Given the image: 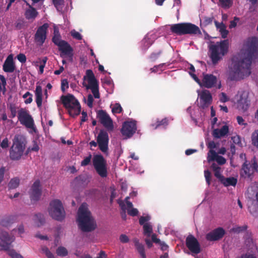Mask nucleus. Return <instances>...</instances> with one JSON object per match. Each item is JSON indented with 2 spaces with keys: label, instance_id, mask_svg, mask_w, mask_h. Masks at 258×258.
<instances>
[{
  "label": "nucleus",
  "instance_id": "1",
  "mask_svg": "<svg viewBox=\"0 0 258 258\" xmlns=\"http://www.w3.org/2000/svg\"><path fill=\"white\" fill-rule=\"evenodd\" d=\"M258 55V39L255 37L249 38L245 48L232 58V67L229 74L231 81H239L249 76L251 64Z\"/></svg>",
  "mask_w": 258,
  "mask_h": 258
},
{
  "label": "nucleus",
  "instance_id": "2",
  "mask_svg": "<svg viewBox=\"0 0 258 258\" xmlns=\"http://www.w3.org/2000/svg\"><path fill=\"white\" fill-rule=\"evenodd\" d=\"M77 221L80 229L83 232H91L96 228V223L89 210L86 203H83L78 211Z\"/></svg>",
  "mask_w": 258,
  "mask_h": 258
},
{
  "label": "nucleus",
  "instance_id": "3",
  "mask_svg": "<svg viewBox=\"0 0 258 258\" xmlns=\"http://www.w3.org/2000/svg\"><path fill=\"white\" fill-rule=\"evenodd\" d=\"M60 100L71 116L75 117L80 114L81 107L79 101L73 95L68 94L67 95H62Z\"/></svg>",
  "mask_w": 258,
  "mask_h": 258
},
{
  "label": "nucleus",
  "instance_id": "4",
  "mask_svg": "<svg viewBox=\"0 0 258 258\" xmlns=\"http://www.w3.org/2000/svg\"><path fill=\"white\" fill-rule=\"evenodd\" d=\"M227 40L222 41L220 43L212 45L210 47V57L213 65H216L228 52Z\"/></svg>",
  "mask_w": 258,
  "mask_h": 258
},
{
  "label": "nucleus",
  "instance_id": "5",
  "mask_svg": "<svg viewBox=\"0 0 258 258\" xmlns=\"http://www.w3.org/2000/svg\"><path fill=\"white\" fill-rule=\"evenodd\" d=\"M25 144L23 138L20 135L15 136L13 144L10 150V158L12 160H19L23 155Z\"/></svg>",
  "mask_w": 258,
  "mask_h": 258
},
{
  "label": "nucleus",
  "instance_id": "6",
  "mask_svg": "<svg viewBox=\"0 0 258 258\" xmlns=\"http://www.w3.org/2000/svg\"><path fill=\"white\" fill-rule=\"evenodd\" d=\"M48 212L50 216L57 221H61L65 218L66 212L59 200H53L50 202Z\"/></svg>",
  "mask_w": 258,
  "mask_h": 258
},
{
  "label": "nucleus",
  "instance_id": "7",
  "mask_svg": "<svg viewBox=\"0 0 258 258\" xmlns=\"http://www.w3.org/2000/svg\"><path fill=\"white\" fill-rule=\"evenodd\" d=\"M93 165L97 173L102 178L107 176V164L106 160L101 154H97L93 158Z\"/></svg>",
  "mask_w": 258,
  "mask_h": 258
},
{
  "label": "nucleus",
  "instance_id": "8",
  "mask_svg": "<svg viewBox=\"0 0 258 258\" xmlns=\"http://www.w3.org/2000/svg\"><path fill=\"white\" fill-rule=\"evenodd\" d=\"M86 76L84 77V79L87 78L88 84L85 85L83 83V85L86 87L87 89H91L94 97L95 98L100 97L99 92L98 82L95 78L94 74L91 70H87L86 73Z\"/></svg>",
  "mask_w": 258,
  "mask_h": 258
},
{
  "label": "nucleus",
  "instance_id": "9",
  "mask_svg": "<svg viewBox=\"0 0 258 258\" xmlns=\"http://www.w3.org/2000/svg\"><path fill=\"white\" fill-rule=\"evenodd\" d=\"M109 140L107 132L104 130H101L96 137V141L99 149L104 153L108 152Z\"/></svg>",
  "mask_w": 258,
  "mask_h": 258
},
{
  "label": "nucleus",
  "instance_id": "10",
  "mask_svg": "<svg viewBox=\"0 0 258 258\" xmlns=\"http://www.w3.org/2000/svg\"><path fill=\"white\" fill-rule=\"evenodd\" d=\"M18 118L21 124L26 127L32 128L34 127V120L29 111L26 109L21 108L18 111Z\"/></svg>",
  "mask_w": 258,
  "mask_h": 258
},
{
  "label": "nucleus",
  "instance_id": "11",
  "mask_svg": "<svg viewBox=\"0 0 258 258\" xmlns=\"http://www.w3.org/2000/svg\"><path fill=\"white\" fill-rule=\"evenodd\" d=\"M42 186L40 180H36L31 185L29 195L30 200L32 202L38 201L42 195Z\"/></svg>",
  "mask_w": 258,
  "mask_h": 258
},
{
  "label": "nucleus",
  "instance_id": "12",
  "mask_svg": "<svg viewBox=\"0 0 258 258\" xmlns=\"http://www.w3.org/2000/svg\"><path fill=\"white\" fill-rule=\"evenodd\" d=\"M97 117L100 123L107 130L112 131L113 130V121L105 110H100L97 113Z\"/></svg>",
  "mask_w": 258,
  "mask_h": 258
},
{
  "label": "nucleus",
  "instance_id": "13",
  "mask_svg": "<svg viewBox=\"0 0 258 258\" xmlns=\"http://www.w3.org/2000/svg\"><path fill=\"white\" fill-rule=\"evenodd\" d=\"M48 24L44 23L38 27L34 35V40L39 45H42L46 39Z\"/></svg>",
  "mask_w": 258,
  "mask_h": 258
},
{
  "label": "nucleus",
  "instance_id": "14",
  "mask_svg": "<svg viewBox=\"0 0 258 258\" xmlns=\"http://www.w3.org/2000/svg\"><path fill=\"white\" fill-rule=\"evenodd\" d=\"M252 93L244 91H243L240 95V99L237 101V107L243 111H246L250 104V95Z\"/></svg>",
  "mask_w": 258,
  "mask_h": 258
},
{
  "label": "nucleus",
  "instance_id": "15",
  "mask_svg": "<svg viewBox=\"0 0 258 258\" xmlns=\"http://www.w3.org/2000/svg\"><path fill=\"white\" fill-rule=\"evenodd\" d=\"M14 236H11L8 232L2 231L0 233V247L1 249L7 251L11 248L12 243L14 241Z\"/></svg>",
  "mask_w": 258,
  "mask_h": 258
},
{
  "label": "nucleus",
  "instance_id": "16",
  "mask_svg": "<svg viewBox=\"0 0 258 258\" xmlns=\"http://www.w3.org/2000/svg\"><path fill=\"white\" fill-rule=\"evenodd\" d=\"M185 244L187 247L192 253L198 254L201 251L199 241L192 235H189L186 237Z\"/></svg>",
  "mask_w": 258,
  "mask_h": 258
},
{
  "label": "nucleus",
  "instance_id": "17",
  "mask_svg": "<svg viewBox=\"0 0 258 258\" xmlns=\"http://www.w3.org/2000/svg\"><path fill=\"white\" fill-rule=\"evenodd\" d=\"M137 130L136 123L134 121H125L122 126L121 133L125 138L132 137Z\"/></svg>",
  "mask_w": 258,
  "mask_h": 258
},
{
  "label": "nucleus",
  "instance_id": "18",
  "mask_svg": "<svg viewBox=\"0 0 258 258\" xmlns=\"http://www.w3.org/2000/svg\"><path fill=\"white\" fill-rule=\"evenodd\" d=\"M200 107L205 109L209 107L212 102V96L209 90H202L200 94Z\"/></svg>",
  "mask_w": 258,
  "mask_h": 258
},
{
  "label": "nucleus",
  "instance_id": "19",
  "mask_svg": "<svg viewBox=\"0 0 258 258\" xmlns=\"http://www.w3.org/2000/svg\"><path fill=\"white\" fill-rule=\"evenodd\" d=\"M217 82L218 79L216 76L212 74H203L202 86L207 88H211L216 86Z\"/></svg>",
  "mask_w": 258,
  "mask_h": 258
},
{
  "label": "nucleus",
  "instance_id": "20",
  "mask_svg": "<svg viewBox=\"0 0 258 258\" xmlns=\"http://www.w3.org/2000/svg\"><path fill=\"white\" fill-rule=\"evenodd\" d=\"M225 234L223 228H217L206 235V239L209 241H217L221 239Z\"/></svg>",
  "mask_w": 258,
  "mask_h": 258
},
{
  "label": "nucleus",
  "instance_id": "21",
  "mask_svg": "<svg viewBox=\"0 0 258 258\" xmlns=\"http://www.w3.org/2000/svg\"><path fill=\"white\" fill-rule=\"evenodd\" d=\"M3 69L4 71L6 73H13L16 70V66L12 54L9 55L5 60Z\"/></svg>",
  "mask_w": 258,
  "mask_h": 258
},
{
  "label": "nucleus",
  "instance_id": "22",
  "mask_svg": "<svg viewBox=\"0 0 258 258\" xmlns=\"http://www.w3.org/2000/svg\"><path fill=\"white\" fill-rule=\"evenodd\" d=\"M186 34L200 35L201 34V31L197 25L190 23H184V35Z\"/></svg>",
  "mask_w": 258,
  "mask_h": 258
},
{
  "label": "nucleus",
  "instance_id": "23",
  "mask_svg": "<svg viewBox=\"0 0 258 258\" xmlns=\"http://www.w3.org/2000/svg\"><path fill=\"white\" fill-rule=\"evenodd\" d=\"M16 220L15 216L8 215L0 218V225L4 227H8L12 225Z\"/></svg>",
  "mask_w": 258,
  "mask_h": 258
},
{
  "label": "nucleus",
  "instance_id": "24",
  "mask_svg": "<svg viewBox=\"0 0 258 258\" xmlns=\"http://www.w3.org/2000/svg\"><path fill=\"white\" fill-rule=\"evenodd\" d=\"M59 50L61 53L68 56H72L73 49L71 45L66 41L61 42V44L58 46Z\"/></svg>",
  "mask_w": 258,
  "mask_h": 258
},
{
  "label": "nucleus",
  "instance_id": "25",
  "mask_svg": "<svg viewBox=\"0 0 258 258\" xmlns=\"http://www.w3.org/2000/svg\"><path fill=\"white\" fill-rule=\"evenodd\" d=\"M170 31L177 35H184V23L173 24L170 26Z\"/></svg>",
  "mask_w": 258,
  "mask_h": 258
},
{
  "label": "nucleus",
  "instance_id": "26",
  "mask_svg": "<svg viewBox=\"0 0 258 258\" xmlns=\"http://www.w3.org/2000/svg\"><path fill=\"white\" fill-rule=\"evenodd\" d=\"M228 132V126L225 125L220 129H214L213 131V136L214 138L219 139L226 135Z\"/></svg>",
  "mask_w": 258,
  "mask_h": 258
},
{
  "label": "nucleus",
  "instance_id": "27",
  "mask_svg": "<svg viewBox=\"0 0 258 258\" xmlns=\"http://www.w3.org/2000/svg\"><path fill=\"white\" fill-rule=\"evenodd\" d=\"M36 96V102L38 107H40L42 106V88L40 85H37L35 91Z\"/></svg>",
  "mask_w": 258,
  "mask_h": 258
},
{
  "label": "nucleus",
  "instance_id": "28",
  "mask_svg": "<svg viewBox=\"0 0 258 258\" xmlns=\"http://www.w3.org/2000/svg\"><path fill=\"white\" fill-rule=\"evenodd\" d=\"M37 15L38 12L36 10L31 6L26 11L25 14V17L27 20H34Z\"/></svg>",
  "mask_w": 258,
  "mask_h": 258
},
{
  "label": "nucleus",
  "instance_id": "29",
  "mask_svg": "<svg viewBox=\"0 0 258 258\" xmlns=\"http://www.w3.org/2000/svg\"><path fill=\"white\" fill-rule=\"evenodd\" d=\"M135 246L138 251L141 255L142 258H146L144 245L139 242V240L136 238L134 240Z\"/></svg>",
  "mask_w": 258,
  "mask_h": 258
},
{
  "label": "nucleus",
  "instance_id": "30",
  "mask_svg": "<svg viewBox=\"0 0 258 258\" xmlns=\"http://www.w3.org/2000/svg\"><path fill=\"white\" fill-rule=\"evenodd\" d=\"M237 179L234 177H224L222 181L221 182L225 186H228L230 185L235 186L237 183Z\"/></svg>",
  "mask_w": 258,
  "mask_h": 258
},
{
  "label": "nucleus",
  "instance_id": "31",
  "mask_svg": "<svg viewBox=\"0 0 258 258\" xmlns=\"http://www.w3.org/2000/svg\"><path fill=\"white\" fill-rule=\"evenodd\" d=\"M143 226L144 235L148 237H150L153 232L152 226L150 223H146Z\"/></svg>",
  "mask_w": 258,
  "mask_h": 258
},
{
  "label": "nucleus",
  "instance_id": "32",
  "mask_svg": "<svg viewBox=\"0 0 258 258\" xmlns=\"http://www.w3.org/2000/svg\"><path fill=\"white\" fill-rule=\"evenodd\" d=\"M52 41L57 46L59 45V44L61 43V42L64 41L61 39V36L58 31L56 29L54 30V36L52 37Z\"/></svg>",
  "mask_w": 258,
  "mask_h": 258
},
{
  "label": "nucleus",
  "instance_id": "33",
  "mask_svg": "<svg viewBox=\"0 0 258 258\" xmlns=\"http://www.w3.org/2000/svg\"><path fill=\"white\" fill-rule=\"evenodd\" d=\"M242 170L245 176H247V177H250L253 173L252 169H251L250 166L249 164H246V162H245L243 164Z\"/></svg>",
  "mask_w": 258,
  "mask_h": 258
},
{
  "label": "nucleus",
  "instance_id": "34",
  "mask_svg": "<svg viewBox=\"0 0 258 258\" xmlns=\"http://www.w3.org/2000/svg\"><path fill=\"white\" fill-rule=\"evenodd\" d=\"M35 222L37 223L38 226L43 225L45 222V219L43 214L38 213L35 214Z\"/></svg>",
  "mask_w": 258,
  "mask_h": 258
},
{
  "label": "nucleus",
  "instance_id": "35",
  "mask_svg": "<svg viewBox=\"0 0 258 258\" xmlns=\"http://www.w3.org/2000/svg\"><path fill=\"white\" fill-rule=\"evenodd\" d=\"M20 183V180L18 178H12L9 183L8 187L9 189H14L18 186Z\"/></svg>",
  "mask_w": 258,
  "mask_h": 258
},
{
  "label": "nucleus",
  "instance_id": "36",
  "mask_svg": "<svg viewBox=\"0 0 258 258\" xmlns=\"http://www.w3.org/2000/svg\"><path fill=\"white\" fill-rule=\"evenodd\" d=\"M0 80L1 81L0 83V91H2L4 94L7 91L6 87L7 85L6 80L3 75H0Z\"/></svg>",
  "mask_w": 258,
  "mask_h": 258
},
{
  "label": "nucleus",
  "instance_id": "37",
  "mask_svg": "<svg viewBox=\"0 0 258 258\" xmlns=\"http://www.w3.org/2000/svg\"><path fill=\"white\" fill-rule=\"evenodd\" d=\"M252 144L258 150V130H255L251 135Z\"/></svg>",
  "mask_w": 258,
  "mask_h": 258
},
{
  "label": "nucleus",
  "instance_id": "38",
  "mask_svg": "<svg viewBox=\"0 0 258 258\" xmlns=\"http://www.w3.org/2000/svg\"><path fill=\"white\" fill-rule=\"evenodd\" d=\"M217 153L213 150H210L208 153V161L209 162L216 161L218 156Z\"/></svg>",
  "mask_w": 258,
  "mask_h": 258
},
{
  "label": "nucleus",
  "instance_id": "39",
  "mask_svg": "<svg viewBox=\"0 0 258 258\" xmlns=\"http://www.w3.org/2000/svg\"><path fill=\"white\" fill-rule=\"evenodd\" d=\"M7 253L12 258H24L20 253H17L14 249H10Z\"/></svg>",
  "mask_w": 258,
  "mask_h": 258
},
{
  "label": "nucleus",
  "instance_id": "40",
  "mask_svg": "<svg viewBox=\"0 0 258 258\" xmlns=\"http://www.w3.org/2000/svg\"><path fill=\"white\" fill-rule=\"evenodd\" d=\"M57 254L60 256H64L68 254L67 249L62 246L58 247L56 251Z\"/></svg>",
  "mask_w": 258,
  "mask_h": 258
},
{
  "label": "nucleus",
  "instance_id": "41",
  "mask_svg": "<svg viewBox=\"0 0 258 258\" xmlns=\"http://www.w3.org/2000/svg\"><path fill=\"white\" fill-rule=\"evenodd\" d=\"M219 31L223 38H226L227 36L228 31L226 29L225 26L222 24L219 27Z\"/></svg>",
  "mask_w": 258,
  "mask_h": 258
},
{
  "label": "nucleus",
  "instance_id": "42",
  "mask_svg": "<svg viewBox=\"0 0 258 258\" xmlns=\"http://www.w3.org/2000/svg\"><path fill=\"white\" fill-rule=\"evenodd\" d=\"M221 6L223 8H229L232 4V0H219Z\"/></svg>",
  "mask_w": 258,
  "mask_h": 258
},
{
  "label": "nucleus",
  "instance_id": "43",
  "mask_svg": "<svg viewBox=\"0 0 258 258\" xmlns=\"http://www.w3.org/2000/svg\"><path fill=\"white\" fill-rule=\"evenodd\" d=\"M92 159V155L91 154H89V156L87 157H86L84 160H83L81 163V165L82 166H86L87 165H88L91 161Z\"/></svg>",
  "mask_w": 258,
  "mask_h": 258
},
{
  "label": "nucleus",
  "instance_id": "44",
  "mask_svg": "<svg viewBox=\"0 0 258 258\" xmlns=\"http://www.w3.org/2000/svg\"><path fill=\"white\" fill-rule=\"evenodd\" d=\"M28 97H29V98H27L25 101V103L26 104H30V103H31L32 102V100H33L32 95L29 92H27L23 96V97L24 98H27Z\"/></svg>",
  "mask_w": 258,
  "mask_h": 258
},
{
  "label": "nucleus",
  "instance_id": "45",
  "mask_svg": "<svg viewBox=\"0 0 258 258\" xmlns=\"http://www.w3.org/2000/svg\"><path fill=\"white\" fill-rule=\"evenodd\" d=\"M213 19V17H204L203 18V23L204 26L209 25L212 24Z\"/></svg>",
  "mask_w": 258,
  "mask_h": 258
},
{
  "label": "nucleus",
  "instance_id": "46",
  "mask_svg": "<svg viewBox=\"0 0 258 258\" xmlns=\"http://www.w3.org/2000/svg\"><path fill=\"white\" fill-rule=\"evenodd\" d=\"M162 53V51L161 50H159L157 52L152 53L150 56V59L153 61H155Z\"/></svg>",
  "mask_w": 258,
  "mask_h": 258
},
{
  "label": "nucleus",
  "instance_id": "47",
  "mask_svg": "<svg viewBox=\"0 0 258 258\" xmlns=\"http://www.w3.org/2000/svg\"><path fill=\"white\" fill-rule=\"evenodd\" d=\"M204 175L206 179V181L208 185L211 184V173L210 171L208 170H206L204 171Z\"/></svg>",
  "mask_w": 258,
  "mask_h": 258
},
{
  "label": "nucleus",
  "instance_id": "48",
  "mask_svg": "<svg viewBox=\"0 0 258 258\" xmlns=\"http://www.w3.org/2000/svg\"><path fill=\"white\" fill-rule=\"evenodd\" d=\"M122 111V107L119 103H115L114 107L112 109V112L113 113H120Z\"/></svg>",
  "mask_w": 258,
  "mask_h": 258
},
{
  "label": "nucleus",
  "instance_id": "49",
  "mask_svg": "<svg viewBox=\"0 0 258 258\" xmlns=\"http://www.w3.org/2000/svg\"><path fill=\"white\" fill-rule=\"evenodd\" d=\"M252 161H253V162L251 164H249L251 169H252L253 173H254V172H257L258 171V165L256 161L255 157H254L253 158Z\"/></svg>",
  "mask_w": 258,
  "mask_h": 258
},
{
  "label": "nucleus",
  "instance_id": "50",
  "mask_svg": "<svg viewBox=\"0 0 258 258\" xmlns=\"http://www.w3.org/2000/svg\"><path fill=\"white\" fill-rule=\"evenodd\" d=\"M150 216H141L139 219V224L141 225H144L147 223V222L150 220Z\"/></svg>",
  "mask_w": 258,
  "mask_h": 258
},
{
  "label": "nucleus",
  "instance_id": "51",
  "mask_svg": "<svg viewBox=\"0 0 258 258\" xmlns=\"http://www.w3.org/2000/svg\"><path fill=\"white\" fill-rule=\"evenodd\" d=\"M247 226L244 225L243 226H238L232 229V231L235 233H240L241 232L244 231L247 229Z\"/></svg>",
  "mask_w": 258,
  "mask_h": 258
},
{
  "label": "nucleus",
  "instance_id": "52",
  "mask_svg": "<svg viewBox=\"0 0 258 258\" xmlns=\"http://www.w3.org/2000/svg\"><path fill=\"white\" fill-rule=\"evenodd\" d=\"M10 109L11 111L10 117L14 118L17 115V108L14 105H11L10 106Z\"/></svg>",
  "mask_w": 258,
  "mask_h": 258
},
{
  "label": "nucleus",
  "instance_id": "53",
  "mask_svg": "<svg viewBox=\"0 0 258 258\" xmlns=\"http://www.w3.org/2000/svg\"><path fill=\"white\" fill-rule=\"evenodd\" d=\"M69 88V83L66 79H64L61 81V91L64 92L66 91V88Z\"/></svg>",
  "mask_w": 258,
  "mask_h": 258
},
{
  "label": "nucleus",
  "instance_id": "54",
  "mask_svg": "<svg viewBox=\"0 0 258 258\" xmlns=\"http://www.w3.org/2000/svg\"><path fill=\"white\" fill-rule=\"evenodd\" d=\"M127 213L131 216H136L138 215L139 211L138 209L132 208V209H127Z\"/></svg>",
  "mask_w": 258,
  "mask_h": 258
},
{
  "label": "nucleus",
  "instance_id": "55",
  "mask_svg": "<svg viewBox=\"0 0 258 258\" xmlns=\"http://www.w3.org/2000/svg\"><path fill=\"white\" fill-rule=\"evenodd\" d=\"M54 7L58 10L60 6L63 5L64 0H52Z\"/></svg>",
  "mask_w": 258,
  "mask_h": 258
},
{
  "label": "nucleus",
  "instance_id": "56",
  "mask_svg": "<svg viewBox=\"0 0 258 258\" xmlns=\"http://www.w3.org/2000/svg\"><path fill=\"white\" fill-rule=\"evenodd\" d=\"M216 158V161L219 165H223L226 162V159L223 156L218 155Z\"/></svg>",
  "mask_w": 258,
  "mask_h": 258
},
{
  "label": "nucleus",
  "instance_id": "57",
  "mask_svg": "<svg viewBox=\"0 0 258 258\" xmlns=\"http://www.w3.org/2000/svg\"><path fill=\"white\" fill-rule=\"evenodd\" d=\"M17 58L18 60L22 63H25L26 61V57L23 53H20L17 55Z\"/></svg>",
  "mask_w": 258,
  "mask_h": 258
},
{
  "label": "nucleus",
  "instance_id": "58",
  "mask_svg": "<svg viewBox=\"0 0 258 258\" xmlns=\"http://www.w3.org/2000/svg\"><path fill=\"white\" fill-rule=\"evenodd\" d=\"M157 124L155 128H157L158 126L160 125H167L168 124V120L165 118L162 119L161 120H158L156 122Z\"/></svg>",
  "mask_w": 258,
  "mask_h": 258
},
{
  "label": "nucleus",
  "instance_id": "59",
  "mask_svg": "<svg viewBox=\"0 0 258 258\" xmlns=\"http://www.w3.org/2000/svg\"><path fill=\"white\" fill-rule=\"evenodd\" d=\"M71 35L75 39L80 40L82 39V36L81 35V34L77 31H72L71 32Z\"/></svg>",
  "mask_w": 258,
  "mask_h": 258
},
{
  "label": "nucleus",
  "instance_id": "60",
  "mask_svg": "<svg viewBox=\"0 0 258 258\" xmlns=\"http://www.w3.org/2000/svg\"><path fill=\"white\" fill-rule=\"evenodd\" d=\"M239 20V18H238L237 17H235L234 18L233 20L230 21V25H229V28H235L236 26L237 23Z\"/></svg>",
  "mask_w": 258,
  "mask_h": 258
},
{
  "label": "nucleus",
  "instance_id": "61",
  "mask_svg": "<svg viewBox=\"0 0 258 258\" xmlns=\"http://www.w3.org/2000/svg\"><path fill=\"white\" fill-rule=\"evenodd\" d=\"M231 140H232L233 143H234L235 144L241 145L240 138L239 136H235L232 137L231 138Z\"/></svg>",
  "mask_w": 258,
  "mask_h": 258
},
{
  "label": "nucleus",
  "instance_id": "62",
  "mask_svg": "<svg viewBox=\"0 0 258 258\" xmlns=\"http://www.w3.org/2000/svg\"><path fill=\"white\" fill-rule=\"evenodd\" d=\"M94 99L93 97L91 94H89L87 97V105L89 107H92Z\"/></svg>",
  "mask_w": 258,
  "mask_h": 258
},
{
  "label": "nucleus",
  "instance_id": "63",
  "mask_svg": "<svg viewBox=\"0 0 258 258\" xmlns=\"http://www.w3.org/2000/svg\"><path fill=\"white\" fill-rule=\"evenodd\" d=\"M229 98L226 94L224 92H222L220 94V101L222 102L225 103L227 102Z\"/></svg>",
  "mask_w": 258,
  "mask_h": 258
},
{
  "label": "nucleus",
  "instance_id": "64",
  "mask_svg": "<svg viewBox=\"0 0 258 258\" xmlns=\"http://www.w3.org/2000/svg\"><path fill=\"white\" fill-rule=\"evenodd\" d=\"M9 146V140L8 138H5L1 143V147L3 149H6Z\"/></svg>",
  "mask_w": 258,
  "mask_h": 258
}]
</instances>
